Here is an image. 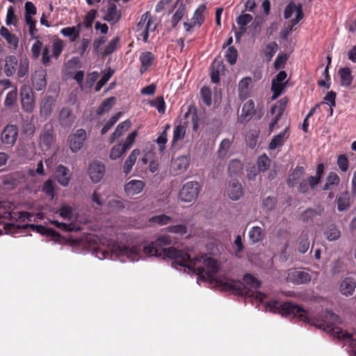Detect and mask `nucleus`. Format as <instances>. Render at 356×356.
I'll use <instances>...</instances> for the list:
<instances>
[{"label": "nucleus", "instance_id": "7c9ffc66", "mask_svg": "<svg viewBox=\"0 0 356 356\" xmlns=\"http://www.w3.org/2000/svg\"><path fill=\"white\" fill-rule=\"evenodd\" d=\"M0 35L7 41V42L14 49L18 46V38L15 35L13 34L9 30L5 27L1 26L0 29Z\"/></svg>", "mask_w": 356, "mask_h": 356}, {"label": "nucleus", "instance_id": "8fccbe9b", "mask_svg": "<svg viewBox=\"0 0 356 356\" xmlns=\"http://www.w3.org/2000/svg\"><path fill=\"white\" fill-rule=\"evenodd\" d=\"M15 10L13 6H10L8 8L7 13H6V24L7 26H17V17L15 13Z\"/></svg>", "mask_w": 356, "mask_h": 356}, {"label": "nucleus", "instance_id": "f3484780", "mask_svg": "<svg viewBox=\"0 0 356 356\" xmlns=\"http://www.w3.org/2000/svg\"><path fill=\"white\" fill-rule=\"evenodd\" d=\"M243 193V187L236 180H232L229 184L227 188V194L229 197L232 200H238L242 197Z\"/></svg>", "mask_w": 356, "mask_h": 356}, {"label": "nucleus", "instance_id": "b1692460", "mask_svg": "<svg viewBox=\"0 0 356 356\" xmlns=\"http://www.w3.org/2000/svg\"><path fill=\"white\" fill-rule=\"evenodd\" d=\"M81 27V23L74 26L65 27L60 30V33L69 38L70 42H74L79 36Z\"/></svg>", "mask_w": 356, "mask_h": 356}, {"label": "nucleus", "instance_id": "0e129e2a", "mask_svg": "<svg viewBox=\"0 0 356 356\" xmlns=\"http://www.w3.org/2000/svg\"><path fill=\"white\" fill-rule=\"evenodd\" d=\"M168 232L175 233L183 236L187 233V227L185 225L179 224L168 227Z\"/></svg>", "mask_w": 356, "mask_h": 356}, {"label": "nucleus", "instance_id": "4d7b16f0", "mask_svg": "<svg viewBox=\"0 0 356 356\" xmlns=\"http://www.w3.org/2000/svg\"><path fill=\"white\" fill-rule=\"evenodd\" d=\"M119 42L120 38L118 37H115L113 39H112L106 46L103 52V55L106 56L114 52L116 50Z\"/></svg>", "mask_w": 356, "mask_h": 356}, {"label": "nucleus", "instance_id": "72a5a7b5", "mask_svg": "<svg viewBox=\"0 0 356 356\" xmlns=\"http://www.w3.org/2000/svg\"><path fill=\"white\" fill-rule=\"evenodd\" d=\"M248 236L252 243H256L262 241L264 232L260 227L254 226L250 229Z\"/></svg>", "mask_w": 356, "mask_h": 356}, {"label": "nucleus", "instance_id": "a211bd4d", "mask_svg": "<svg viewBox=\"0 0 356 356\" xmlns=\"http://www.w3.org/2000/svg\"><path fill=\"white\" fill-rule=\"evenodd\" d=\"M155 56L151 51L143 52L139 57L140 62V72L143 74L152 65Z\"/></svg>", "mask_w": 356, "mask_h": 356}, {"label": "nucleus", "instance_id": "6e6552de", "mask_svg": "<svg viewBox=\"0 0 356 356\" xmlns=\"http://www.w3.org/2000/svg\"><path fill=\"white\" fill-rule=\"evenodd\" d=\"M18 136V128L14 124H8L1 134V142L8 145L13 146Z\"/></svg>", "mask_w": 356, "mask_h": 356}, {"label": "nucleus", "instance_id": "13d9d810", "mask_svg": "<svg viewBox=\"0 0 356 356\" xmlns=\"http://www.w3.org/2000/svg\"><path fill=\"white\" fill-rule=\"evenodd\" d=\"M270 159L266 154H263L257 159L259 171L264 172L269 168Z\"/></svg>", "mask_w": 356, "mask_h": 356}, {"label": "nucleus", "instance_id": "bb28decb", "mask_svg": "<svg viewBox=\"0 0 356 356\" xmlns=\"http://www.w3.org/2000/svg\"><path fill=\"white\" fill-rule=\"evenodd\" d=\"M243 164L238 159H232L228 165V173L230 177H239L243 173Z\"/></svg>", "mask_w": 356, "mask_h": 356}, {"label": "nucleus", "instance_id": "aec40b11", "mask_svg": "<svg viewBox=\"0 0 356 356\" xmlns=\"http://www.w3.org/2000/svg\"><path fill=\"white\" fill-rule=\"evenodd\" d=\"M289 136V127H286L284 131L273 136L269 143V149H275L280 146L283 145L285 140Z\"/></svg>", "mask_w": 356, "mask_h": 356}, {"label": "nucleus", "instance_id": "7ed1b4c3", "mask_svg": "<svg viewBox=\"0 0 356 356\" xmlns=\"http://www.w3.org/2000/svg\"><path fill=\"white\" fill-rule=\"evenodd\" d=\"M58 213L59 216L68 222H60L55 220H51V223L56 225L58 228L65 231H79L81 229V227L79 224L74 222L78 217L74 208L70 204H63L60 207Z\"/></svg>", "mask_w": 356, "mask_h": 356}, {"label": "nucleus", "instance_id": "79ce46f5", "mask_svg": "<svg viewBox=\"0 0 356 356\" xmlns=\"http://www.w3.org/2000/svg\"><path fill=\"white\" fill-rule=\"evenodd\" d=\"M252 20V16L250 14H243L239 15L236 21L241 30V33H245L246 26Z\"/></svg>", "mask_w": 356, "mask_h": 356}, {"label": "nucleus", "instance_id": "5fc2aeb1", "mask_svg": "<svg viewBox=\"0 0 356 356\" xmlns=\"http://www.w3.org/2000/svg\"><path fill=\"white\" fill-rule=\"evenodd\" d=\"M113 74L114 70L109 68L108 70L102 76L101 79L96 84L95 88V91L99 92L102 88L108 82Z\"/></svg>", "mask_w": 356, "mask_h": 356}, {"label": "nucleus", "instance_id": "864d4df0", "mask_svg": "<svg viewBox=\"0 0 356 356\" xmlns=\"http://www.w3.org/2000/svg\"><path fill=\"white\" fill-rule=\"evenodd\" d=\"M63 41L60 38H56L52 41V54L53 56L57 58L63 50Z\"/></svg>", "mask_w": 356, "mask_h": 356}, {"label": "nucleus", "instance_id": "052dcab7", "mask_svg": "<svg viewBox=\"0 0 356 356\" xmlns=\"http://www.w3.org/2000/svg\"><path fill=\"white\" fill-rule=\"evenodd\" d=\"M29 62L27 58L21 59L17 69V75L19 78L24 77L29 71Z\"/></svg>", "mask_w": 356, "mask_h": 356}, {"label": "nucleus", "instance_id": "f704fd0d", "mask_svg": "<svg viewBox=\"0 0 356 356\" xmlns=\"http://www.w3.org/2000/svg\"><path fill=\"white\" fill-rule=\"evenodd\" d=\"M131 123L129 120H125L120 123L116 127L115 131L112 134L111 143H113L116 139L120 138L124 132L130 127Z\"/></svg>", "mask_w": 356, "mask_h": 356}, {"label": "nucleus", "instance_id": "f257e3e1", "mask_svg": "<svg viewBox=\"0 0 356 356\" xmlns=\"http://www.w3.org/2000/svg\"><path fill=\"white\" fill-rule=\"evenodd\" d=\"M92 250V254L99 259H118L121 262L137 261L145 257H155L172 260V266L186 267L195 272L198 279L214 281L216 286L223 291L232 292L245 297L253 298L259 302H264L266 295L258 291L260 282L250 274H245L243 282L231 280L227 277L216 276L218 266L216 259L207 254L192 257L188 252L173 248H165L172 243V238L167 234L159 236L155 241L142 247L139 245H125L117 242L108 241L107 246L110 251L103 249L99 243L104 245L99 236L89 235L86 238Z\"/></svg>", "mask_w": 356, "mask_h": 356}, {"label": "nucleus", "instance_id": "09e8293b", "mask_svg": "<svg viewBox=\"0 0 356 356\" xmlns=\"http://www.w3.org/2000/svg\"><path fill=\"white\" fill-rule=\"evenodd\" d=\"M149 105L157 109L159 113L163 114L165 111V102L162 96L157 97L155 99L149 102Z\"/></svg>", "mask_w": 356, "mask_h": 356}, {"label": "nucleus", "instance_id": "473e14b6", "mask_svg": "<svg viewBox=\"0 0 356 356\" xmlns=\"http://www.w3.org/2000/svg\"><path fill=\"white\" fill-rule=\"evenodd\" d=\"M172 218L165 214H161L157 216H152L148 219V223L149 225H166L169 224Z\"/></svg>", "mask_w": 356, "mask_h": 356}, {"label": "nucleus", "instance_id": "393cba45", "mask_svg": "<svg viewBox=\"0 0 356 356\" xmlns=\"http://www.w3.org/2000/svg\"><path fill=\"white\" fill-rule=\"evenodd\" d=\"M305 173V168L302 166H297L289 175L287 179V184L289 187H294L301 180L302 177Z\"/></svg>", "mask_w": 356, "mask_h": 356}, {"label": "nucleus", "instance_id": "4c0bfd02", "mask_svg": "<svg viewBox=\"0 0 356 356\" xmlns=\"http://www.w3.org/2000/svg\"><path fill=\"white\" fill-rule=\"evenodd\" d=\"M186 134V127L179 124L174 128L172 145H175L179 140L183 139Z\"/></svg>", "mask_w": 356, "mask_h": 356}, {"label": "nucleus", "instance_id": "2f4dec72", "mask_svg": "<svg viewBox=\"0 0 356 356\" xmlns=\"http://www.w3.org/2000/svg\"><path fill=\"white\" fill-rule=\"evenodd\" d=\"M54 103V99L51 97L48 96L45 98H44L41 102L40 106V113L41 115L47 118L49 116L52 111V106Z\"/></svg>", "mask_w": 356, "mask_h": 356}, {"label": "nucleus", "instance_id": "2eb2a0df", "mask_svg": "<svg viewBox=\"0 0 356 356\" xmlns=\"http://www.w3.org/2000/svg\"><path fill=\"white\" fill-rule=\"evenodd\" d=\"M254 102L250 99L247 101L242 107L241 114L238 118L240 123L249 121L254 114Z\"/></svg>", "mask_w": 356, "mask_h": 356}, {"label": "nucleus", "instance_id": "f03ea898", "mask_svg": "<svg viewBox=\"0 0 356 356\" xmlns=\"http://www.w3.org/2000/svg\"><path fill=\"white\" fill-rule=\"evenodd\" d=\"M265 307L266 309L282 316H293L300 321L323 329L339 339H343L348 343L350 348L349 355L356 356V334H350L339 327L341 323L340 318L332 311L326 310L321 319H316L309 318L305 309L290 302L282 303L276 300H270L266 302Z\"/></svg>", "mask_w": 356, "mask_h": 356}, {"label": "nucleus", "instance_id": "ddd939ff", "mask_svg": "<svg viewBox=\"0 0 356 356\" xmlns=\"http://www.w3.org/2000/svg\"><path fill=\"white\" fill-rule=\"evenodd\" d=\"M190 158L187 156H179L172 161L171 168L175 172V175L180 174L186 170L189 165Z\"/></svg>", "mask_w": 356, "mask_h": 356}, {"label": "nucleus", "instance_id": "69168bd1", "mask_svg": "<svg viewBox=\"0 0 356 356\" xmlns=\"http://www.w3.org/2000/svg\"><path fill=\"white\" fill-rule=\"evenodd\" d=\"M42 192L51 199L54 197V185L51 179H47L43 184Z\"/></svg>", "mask_w": 356, "mask_h": 356}, {"label": "nucleus", "instance_id": "ea45409f", "mask_svg": "<svg viewBox=\"0 0 356 356\" xmlns=\"http://www.w3.org/2000/svg\"><path fill=\"white\" fill-rule=\"evenodd\" d=\"M277 49L278 45L275 42H270L266 45L263 54L268 62L272 60Z\"/></svg>", "mask_w": 356, "mask_h": 356}, {"label": "nucleus", "instance_id": "9d476101", "mask_svg": "<svg viewBox=\"0 0 356 356\" xmlns=\"http://www.w3.org/2000/svg\"><path fill=\"white\" fill-rule=\"evenodd\" d=\"M105 174V165L99 161L90 163L88 168V175L94 183L99 182Z\"/></svg>", "mask_w": 356, "mask_h": 356}, {"label": "nucleus", "instance_id": "4468645a", "mask_svg": "<svg viewBox=\"0 0 356 356\" xmlns=\"http://www.w3.org/2000/svg\"><path fill=\"white\" fill-rule=\"evenodd\" d=\"M356 281L350 277H345L341 282L339 291L346 296H352L355 291Z\"/></svg>", "mask_w": 356, "mask_h": 356}, {"label": "nucleus", "instance_id": "dca6fc26", "mask_svg": "<svg viewBox=\"0 0 356 356\" xmlns=\"http://www.w3.org/2000/svg\"><path fill=\"white\" fill-rule=\"evenodd\" d=\"M70 170L63 165H58L56 170V179L63 186H67L70 180Z\"/></svg>", "mask_w": 356, "mask_h": 356}, {"label": "nucleus", "instance_id": "c756f323", "mask_svg": "<svg viewBox=\"0 0 356 356\" xmlns=\"http://www.w3.org/2000/svg\"><path fill=\"white\" fill-rule=\"evenodd\" d=\"M139 154L140 150L138 149H135L131 152L128 158L126 159L123 165V172L125 175L130 173Z\"/></svg>", "mask_w": 356, "mask_h": 356}, {"label": "nucleus", "instance_id": "6ab92c4d", "mask_svg": "<svg viewBox=\"0 0 356 356\" xmlns=\"http://www.w3.org/2000/svg\"><path fill=\"white\" fill-rule=\"evenodd\" d=\"M145 187V183L141 180H131L124 186V191L128 195L140 193Z\"/></svg>", "mask_w": 356, "mask_h": 356}, {"label": "nucleus", "instance_id": "c03bdc74", "mask_svg": "<svg viewBox=\"0 0 356 356\" xmlns=\"http://www.w3.org/2000/svg\"><path fill=\"white\" fill-rule=\"evenodd\" d=\"M232 142L228 138H225L221 141L218 150V155L219 158L223 159L227 156L232 146Z\"/></svg>", "mask_w": 356, "mask_h": 356}, {"label": "nucleus", "instance_id": "680f3d73", "mask_svg": "<svg viewBox=\"0 0 356 356\" xmlns=\"http://www.w3.org/2000/svg\"><path fill=\"white\" fill-rule=\"evenodd\" d=\"M200 95L203 102L208 106H211L212 103V98L210 88L207 86L202 87L200 90Z\"/></svg>", "mask_w": 356, "mask_h": 356}, {"label": "nucleus", "instance_id": "58836bf2", "mask_svg": "<svg viewBox=\"0 0 356 356\" xmlns=\"http://www.w3.org/2000/svg\"><path fill=\"white\" fill-rule=\"evenodd\" d=\"M212 66L213 69L211 73V79L213 83H217L220 81V72L223 70L224 66L222 62L217 60L213 61Z\"/></svg>", "mask_w": 356, "mask_h": 356}, {"label": "nucleus", "instance_id": "1a4fd4ad", "mask_svg": "<svg viewBox=\"0 0 356 356\" xmlns=\"http://www.w3.org/2000/svg\"><path fill=\"white\" fill-rule=\"evenodd\" d=\"M21 97L22 109L26 113H31L34 109L33 97L31 89L26 86L22 88Z\"/></svg>", "mask_w": 356, "mask_h": 356}, {"label": "nucleus", "instance_id": "0eeeda50", "mask_svg": "<svg viewBox=\"0 0 356 356\" xmlns=\"http://www.w3.org/2000/svg\"><path fill=\"white\" fill-rule=\"evenodd\" d=\"M287 76L285 71H280L276 76L273 79L271 84V90L273 92L272 99H277L284 92L286 83L284 81Z\"/></svg>", "mask_w": 356, "mask_h": 356}, {"label": "nucleus", "instance_id": "f8f14e48", "mask_svg": "<svg viewBox=\"0 0 356 356\" xmlns=\"http://www.w3.org/2000/svg\"><path fill=\"white\" fill-rule=\"evenodd\" d=\"M46 71L43 69L35 70L32 75V83L35 89L38 91L43 90L46 85Z\"/></svg>", "mask_w": 356, "mask_h": 356}, {"label": "nucleus", "instance_id": "423d86ee", "mask_svg": "<svg viewBox=\"0 0 356 356\" xmlns=\"http://www.w3.org/2000/svg\"><path fill=\"white\" fill-rule=\"evenodd\" d=\"M286 281L295 284H304L310 282L311 275L302 270L290 269L287 272Z\"/></svg>", "mask_w": 356, "mask_h": 356}, {"label": "nucleus", "instance_id": "37998d69", "mask_svg": "<svg viewBox=\"0 0 356 356\" xmlns=\"http://www.w3.org/2000/svg\"><path fill=\"white\" fill-rule=\"evenodd\" d=\"M340 182V178L335 172H330L327 177L326 183L323 189L324 191L331 190L333 186H337Z\"/></svg>", "mask_w": 356, "mask_h": 356}, {"label": "nucleus", "instance_id": "49530a36", "mask_svg": "<svg viewBox=\"0 0 356 356\" xmlns=\"http://www.w3.org/2000/svg\"><path fill=\"white\" fill-rule=\"evenodd\" d=\"M317 216H321V213L313 209H307L300 215V219L305 222L314 221V218Z\"/></svg>", "mask_w": 356, "mask_h": 356}, {"label": "nucleus", "instance_id": "a18cd8bd", "mask_svg": "<svg viewBox=\"0 0 356 356\" xmlns=\"http://www.w3.org/2000/svg\"><path fill=\"white\" fill-rule=\"evenodd\" d=\"M186 13V7L181 4L172 17L171 23L172 27H175Z\"/></svg>", "mask_w": 356, "mask_h": 356}, {"label": "nucleus", "instance_id": "a19ab883", "mask_svg": "<svg viewBox=\"0 0 356 356\" xmlns=\"http://www.w3.org/2000/svg\"><path fill=\"white\" fill-rule=\"evenodd\" d=\"M350 206V197L347 192L342 193L337 198V209L339 211H343Z\"/></svg>", "mask_w": 356, "mask_h": 356}, {"label": "nucleus", "instance_id": "20e7f679", "mask_svg": "<svg viewBox=\"0 0 356 356\" xmlns=\"http://www.w3.org/2000/svg\"><path fill=\"white\" fill-rule=\"evenodd\" d=\"M200 188V185L197 181L186 182L179 191V200L185 202H191L197 197Z\"/></svg>", "mask_w": 356, "mask_h": 356}, {"label": "nucleus", "instance_id": "412c9836", "mask_svg": "<svg viewBox=\"0 0 356 356\" xmlns=\"http://www.w3.org/2000/svg\"><path fill=\"white\" fill-rule=\"evenodd\" d=\"M252 83L250 77H245L242 79L238 83V95L242 99H247L250 92V86Z\"/></svg>", "mask_w": 356, "mask_h": 356}, {"label": "nucleus", "instance_id": "a878e982", "mask_svg": "<svg viewBox=\"0 0 356 356\" xmlns=\"http://www.w3.org/2000/svg\"><path fill=\"white\" fill-rule=\"evenodd\" d=\"M59 121L63 127H70L74 123V118L69 108H63L59 113Z\"/></svg>", "mask_w": 356, "mask_h": 356}, {"label": "nucleus", "instance_id": "bf43d9fd", "mask_svg": "<svg viewBox=\"0 0 356 356\" xmlns=\"http://www.w3.org/2000/svg\"><path fill=\"white\" fill-rule=\"evenodd\" d=\"M126 152L127 150H124V147L121 144H118L112 147L109 157L111 160H116Z\"/></svg>", "mask_w": 356, "mask_h": 356}, {"label": "nucleus", "instance_id": "cd10ccee", "mask_svg": "<svg viewBox=\"0 0 356 356\" xmlns=\"http://www.w3.org/2000/svg\"><path fill=\"white\" fill-rule=\"evenodd\" d=\"M206 10V5L204 3L200 4L197 7V8L194 12L193 16L191 19V20L193 22V24L200 26L204 22Z\"/></svg>", "mask_w": 356, "mask_h": 356}, {"label": "nucleus", "instance_id": "c9c22d12", "mask_svg": "<svg viewBox=\"0 0 356 356\" xmlns=\"http://www.w3.org/2000/svg\"><path fill=\"white\" fill-rule=\"evenodd\" d=\"M115 98L114 97H111L104 99L97 109V115H101L108 112L115 104Z\"/></svg>", "mask_w": 356, "mask_h": 356}, {"label": "nucleus", "instance_id": "6e6d98bb", "mask_svg": "<svg viewBox=\"0 0 356 356\" xmlns=\"http://www.w3.org/2000/svg\"><path fill=\"white\" fill-rule=\"evenodd\" d=\"M122 115V112H118L112 116L110 120L105 124L102 129L101 133L102 135L106 134L108 130L117 122L120 118Z\"/></svg>", "mask_w": 356, "mask_h": 356}, {"label": "nucleus", "instance_id": "39448f33", "mask_svg": "<svg viewBox=\"0 0 356 356\" xmlns=\"http://www.w3.org/2000/svg\"><path fill=\"white\" fill-rule=\"evenodd\" d=\"M86 131L83 129H77L74 133L69 135L67 144L73 153L78 152L83 147L86 140Z\"/></svg>", "mask_w": 356, "mask_h": 356}, {"label": "nucleus", "instance_id": "603ef678", "mask_svg": "<svg viewBox=\"0 0 356 356\" xmlns=\"http://www.w3.org/2000/svg\"><path fill=\"white\" fill-rule=\"evenodd\" d=\"M90 40L88 38H83L78 43L76 47V51L80 56H83L88 50Z\"/></svg>", "mask_w": 356, "mask_h": 356}, {"label": "nucleus", "instance_id": "c85d7f7f", "mask_svg": "<svg viewBox=\"0 0 356 356\" xmlns=\"http://www.w3.org/2000/svg\"><path fill=\"white\" fill-rule=\"evenodd\" d=\"M339 75L341 79V85L344 87H348L351 85L353 76L351 70L349 67H343L339 69Z\"/></svg>", "mask_w": 356, "mask_h": 356}, {"label": "nucleus", "instance_id": "9b49d317", "mask_svg": "<svg viewBox=\"0 0 356 356\" xmlns=\"http://www.w3.org/2000/svg\"><path fill=\"white\" fill-rule=\"evenodd\" d=\"M103 19L111 24H116L121 17V11L114 3H109L107 8L104 10Z\"/></svg>", "mask_w": 356, "mask_h": 356}, {"label": "nucleus", "instance_id": "e2e57ef3", "mask_svg": "<svg viewBox=\"0 0 356 356\" xmlns=\"http://www.w3.org/2000/svg\"><path fill=\"white\" fill-rule=\"evenodd\" d=\"M238 56L237 50L234 47H228L226 54H225V58L227 61L230 65H234L236 62Z\"/></svg>", "mask_w": 356, "mask_h": 356}, {"label": "nucleus", "instance_id": "3c124183", "mask_svg": "<svg viewBox=\"0 0 356 356\" xmlns=\"http://www.w3.org/2000/svg\"><path fill=\"white\" fill-rule=\"evenodd\" d=\"M17 89L15 87L12 90L9 91L4 101V105L6 107L13 106L17 102Z\"/></svg>", "mask_w": 356, "mask_h": 356}, {"label": "nucleus", "instance_id": "e433bc0d", "mask_svg": "<svg viewBox=\"0 0 356 356\" xmlns=\"http://www.w3.org/2000/svg\"><path fill=\"white\" fill-rule=\"evenodd\" d=\"M107 205L111 211H118L124 208V205L122 200L119 197L116 196L109 197Z\"/></svg>", "mask_w": 356, "mask_h": 356}, {"label": "nucleus", "instance_id": "de8ad7c7", "mask_svg": "<svg viewBox=\"0 0 356 356\" xmlns=\"http://www.w3.org/2000/svg\"><path fill=\"white\" fill-rule=\"evenodd\" d=\"M97 11L95 9L89 10L83 18V21L81 23V26H83L86 29L92 27V24L96 18Z\"/></svg>", "mask_w": 356, "mask_h": 356}, {"label": "nucleus", "instance_id": "338daca9", "mask_svg": "<svg viewBox=\"0 0 356 356\" xmlns=\"http://www.w3.org/2000/svg\"><path fill=\"white\" fill-rule=\"evenodd\" d=\"M168 141V134L165 131H162L156 140L159 145V150L161 153H163L165 150V144Z\"/></svg>", "mask_w": 356, "mask_h": 356}, {"label": "nucleus", "instance_id": "4be33fe9", "mask_svg": "<svg viewBox=\"0 0 356 356\" xmlns=\"http://www.w3.org/2000/svg\"><path fill=\"white\" fill-rule=\"evenodd\" d=\"M55 140V136L52 129L44 130L42 132L40 138V145L42 148L49 149Z\"/></svg>", "mask_w": 356, "mask_h": 356}, {"label": "nucleus", "instance_id": "5701e85b", "mask_svg": "<svg viewBox=\"0 0 356 356\" xmlns=\"http://www.w3.org/2000/svg\"><path fill=\"white\" fill-rule=\"evenodd\" d=\"M5 62V74L7 76H11L15 74L17 71L18 59L15 56L10 55L6 57Z\"/></svg>", "mask_w": 356, "mask_h": 356}, {"label": "nucleus", "instance_id": "774afa93", "mask_svg": "<svg viewBox=\"0 0 356 356\" xmlns=\"http://www.w3.org/2000/svg\"><path fill=\"white\" fill-rule=\"evenodd\" d=\"M337 165L342 172H346L349 167L348 157L345 154H340L337 158Z\"/></svg>", "mask_w": 356, "mask_h": 356}]
</instances>
